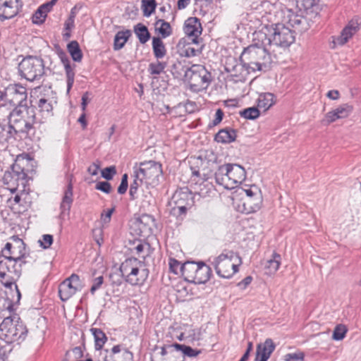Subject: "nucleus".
<instances>
[{
    "instance_id": "nucleus-1",
    "label": "nucleus",
    "mask_w": 361,
    "mask_h": 361,
    "mask_svg": "<svg viewBox=\"0 0 361 361\" xmlns=\"http://www.w3.org/2000/svg\"><path fill=\"white\" fill-rule=\"evenodd\" d=\"M163 171L161 164L154 161L141 163L135 170V179L130 185V195L133 198L137 197L138 192L147 197L150 192H145V188H154L159 183Z\"/></svg>"
},
{
    "instance_id": "nucleus-2",
    "label": "nucleus",
    "mask_w": 361,
    "mask_h": 361,
    "mask_svg": "<svg viewBox=\"0 0 361 361\" xmlns=\"http://www.w3.org/2000/svg\"><path fill=\"white\" fill-rule=\"evenodd\" d=\"M240 61L241 63L235 67V71L240 73L234 75L244 80L249 73L267 68L271 63V56L264 47L252 45L244 49Z\"/></svg>"
},
{
    "instance_id": "nucleus-3",
    "label": "nucleus",
    "mask_w": 361,
    "mask_h": 361,
    "mask_svg": "<svg viewBox=\"0 0 361 361\" xmlns=\"http://www.w3.org/2000/svg\"><path fill=\"white\" fill-rule=\"evenodd\" d=\"M232 201L233 206L240 212H256L259 210L263 202L261 188L256 183H245L234 192Z\"/></svg>"
},
{
    "instance_id": "nucleus-4",
    "label": "nucleus",
    "mask_w": 361,
    "mask_h": 361,
    "mask_svg": "<svg viewBox=\"0 0 361 361\" xmlns=\"http://www.w3.org/2000/svg\"><path fill=\"white\" fill-rule=\"evenodd\" d=\"M257 39L264 45L287 47L295 41L293 32L283 24L265 25L255 33Z\"/></svg>"
},
{
    "instance_id": "nucleus-5",
    "label": "nucleus",
    "mask_w": 361,
    "mask_h": 361,
    "mask_svg": "<svg viewBox=\"0 0 361 361\" xmlns=\"http://www.w3.org/2000/svg\"><path fill=\"white\" fill-rule=\"evenodd\" d=\"M215 182L226 189L236 190L245 184V169L238 164L227 163L219 166L214 173Z\"/></svg>"
},
{
    "instance_id": "nucleus-6",
    "label": "nucleus",
    "mask_w": 361,
    "mask_h": 361,
    "mask_svg": "<svg viewBox=\"0 0 361 361\" xmlns=\"http://www.w3.org/2000/svg\"><path fill=\"white\" fill-rule=\"evenodd\" d=\"M4 183L8 185V189L11 193L7 200L8 207L16 214H23L32 204L28 183L23 185L21 183L16 182Z\"/></svg>"
},
{
    "instance_id": "nucleus-7",
    "label": "nucleus",
    "mask_w": 361,
    "mask_h": 361,
    "mask_svg": "<svg viewBox=\"0 0 361 361\" xmlns=\"http://www.w3.org/2000/svg\"><path fill=\"white\" fill-rule=\"evenodd\" d=\"M213 264L219 276L230 279L238 271L242 260L236 252L224 251L214 258Z\"/></svg>"
},
{
    "instance_id": "nucleus-8",
    "label": "nucleus",
    "mask_w": 361,
    "mask_h": 361,
    "mask_svg": "<svg viewBox=\"0 0 361 361\" xmlns=\"http://www.w3.org/2000/svg\"><path fill=\"white\" fill-rule=\"evenodd\" d=\"M27 329L18 316L6 317L0 324V338L7 343L23 341Z\"/></svg>"
},
{
    "instance_id": "nucleus-9",
    "label": "nucleus",
    "mask_w": 361,
    "mask_h": 361,
    "mask_svg": "<svg viewBox=\"0 0 361 361\" xmlns=\"http://www.w3.org/2000/svg\"><path fill=\"white\" fill-rule=\"evenodd\" d=\"M124 280L132 286H139L144 283L147 277V272L142 262L136 258H128L119 267Z\"/></svg>"
},
{
    "instance_id": "nucleus-10",
    "label": "nucleus",
    "mask_w": 361,
    "mask_h": 361,
    "mask_svg": "<svg viewBox=\"0 0 361 361\" xmlns=\"http://www.w3.org/2000/svg\"><path fill=\"white\" fill-rule=\"evenodd\" d=\"M34 161L27 154H20L17 156L11 171L6 173L4 176V182L21 183V184H27L29 178L27 173L33 169Z\"/></svg>"
},
{
    "instance_id": "nucleus-11",
    "label": "nucleus",
    "mask_w": 361,
    "mask_h": 361,
    "mask_svg": "<svg viewBox=\"0 0 361 361\" xmlns=\"http://www.w3.org/2000/svg\"><path fill=\"white\" fill-rule=\"evenodd\" d=\"M10 124L16 131L30 129L35 121V112L32 106L20 105L16 107L10 115Z\"/></svg>"
},
{
    "instance_id": "nucleus-12",
    "label": "nucleus",
    "mask_w": 361,
    "mask_h": 361,
    "mask_svg": "<svg viewBox=\"0 0 361 361\" xmlns=\"http://www.w3.org/2000/svg\"><path fill=\"white\" fill-rule=\"evenodd\" d=\"M184 269L183 279L195 284L205 283L212 275L211 268L204 262H186Z\"/></svg>"
},
{
    "instance_id": "nucleus-13",
    "label": "nucleus",
    "mask_w": 361,
    "mask_h": 361,
    "mask_svg": "<svg viewBox=\"0 0 361 361\" xmlns=\"http://www.w3.org/2000/svg\"><path fill=\"white\" fill-rule=\"evenodd\" d=\"M20 265L13 259L4 258L0 260V279H5L2 281L6 287H14L16 294V301L18 302L20 298V293L17 286L13 283L16 279L18 278L20 274Z\"/></svg>"
},
{
    "instance_id": "nucleus-14",
    "label": "nucleus",
    "mask_w": 361,
    "mask_h": 361,
    "mask_svg": "<svg viewBox=\"0 0 361 361\" xmlns=\"http://www.w3.org/2000/svg\"><path fill=\"white\" fill-rule=\"evenodd\" d=\"M18 71L22 78L29 81H34L43 75L44 64L41 59L28 56L20 62Z\"/></svg>"
},
{
    "instance_id": "nucleus-15",
    "label": "nucleus",
    "mask_w": 361,
    "mask_h": 361,
    "mask_svg": "<svg viewBox=\"0 0 361 361\" xmlns=\"http://www.w3.org/2000/svg\"><path fill=\"white\" fill-rule=\"evenodd\" d=\"M360 29V24L356 19L350 20L342 29L340 34L331 37L330 45L332 49L346 44Z\"/></svg>"
},
{
    "instance_id": "nucleus-16",
    "label": "nucleus",
    "mask_w": 361,
    "mask_h": 361,
    "mask_svg": "<svg viewBox=\"0 0 361 361\" xmlns=\"http://www.w3.org/2000/svg\"><path fill=\"white\" fill-rule=\"evenodd\" d=\"M153 220L150 216L143 215L131 221L130 233L137 238H146L152 233Z\"/></svg>"
},
{
    "instance_id": "nucleus-17",
    "label": "nucleus",
    "mask_w": 361,
    "mask_h": 361,
    "mask_svg": "<svg viewBox=\"0 0 361 361\" xmlns=\"http://www.w3.org/2000/svg\"><path fill=\"white\" fill-rule=\"evenodd\" d=\"M82 288L80 278L76 274H72L59 286V295L63 301L68 300Z\"/></svg>"
},
{
    "instance_id": "nucleus-18",
    "label": "nucleus",
    "mask_w": 361,
    "mask_h": 361,
    "mask_svg": "<svg viewBox=\"0 0 361 361\" xmlns=\"http://www.w3.org/2000/svg\"><path fill=\"white\" fill-rule=\"evenodd\" d=\"M6 96L8 107L16 105L19 106L26 100L27 91L25 87L20 85L12 84L6 87Z\"/></svg>"
},
{
    "instance_id": "nucleus-19",
    "label": "nucleus",
    "mask_w": 361,
    "mask_h": 361,
    "mask_svg": "<svg viewBox=\"0 0 361 361\" xmlns=\"http://www.w3.org/2000/svg\"><path fill=\"white\" fill-rule=\"evenodd\" d=\"M25 244L21 239L13 238L11 242L6 244L2 252L6 258L18 262L25 255Z\"/></svg>"
},
{
    "instance_id": "nucleus-20",
    "label": "nucleus",
    "mask_w": 361,
    "mask_h": 361,
    "mask_svg": "<svg viewBox=\"0 0 361 361\" xmlns=\"http://www.w3.org/2000/svg\"><path fill=\"white\" fill-rule=\"evenodd\" d=\"M353 111V106L344 103L328 111L324 116L322 122L329 125L338 120L348 118Z\"/></svg>"
},
{
    "instance_id": "nucleus-21",
    "label": "nucleus",
    "mask_w": 361,
    "mask_h": 361,
    "mask_svg": "<svg viewBox=\"0 0 361 361\" xmlns=\"http://www.w3.org/2000/svg\"><path fill=\"white\" fill-rule=\"evenodd\" d=\"M187 75L190 78L191 85L194 87H204L209 82V75L202 66H193Z\"/></svg>"
},
{
    "instance_id": "nucleus-22",
    "label": "nucleus",
    "mask_w": 361,
    "mask_h": 361,
    "mask_svg": "<svg viewBox=\"0 0 361 361\" xmlns=\"http://www.w3.org/2000/svg\"><path fill=\"white\" fill-rule=\"evenodd\" d=\"M103 361H133V354L128 348L121 345H114L106 350Z\"/></svg>"
},
{
    "instance_id": "nucleus-23",
    "label": "nucleus",
    "mask_w": 361,
    "mask_h": 361,
    "mask_svg": "<svg viewBox=\"0 0 361 361\" xmlns=\"http://www.w3.org/2000/svg\"><path fill=\"white\" fill-rule=\"evenodd\" d=\"M190 195L186 192L176 191L173 195L169 202L171 212L173 214H184L186 211L187 205L189 203Z\"/></svg>"
},
{
    "instance_id": "nucleus-24",
    "label": "nucleus",
    "mask_w": 361,
    "mask_h": 361,
    "mask_svg": "<svg viewBox=\"0 0 361 361\" xmlns=\"http://www.w3.org/2000/svg\"><path fill=\"white\" fill-rule=\"evenodd\" d=\"M180 333L177 336L181 341L186 340L190 343L200 341L203 336V332L201 329L195 328L190 325L183 324L180 326Z\"/></svg>"
},
{
    "instance_id": "nucleus-25",
    "label": "nucleus",
    "mask_w": 361,
    "mask_h": 361,
    "mask_svg": "<svg viewBox=\"0 0 361 361\" xmlns=\"http://www.w3.org/2000/svg\"><path fill=\"white\" fill-rule=\"evenodd\" d=\"M276 345L271 338H267L257 345L255 361H267L274 351Z\"/></svg>"
},
{
    "instance_id": "nucleus-26",
    "label": "nucleus",
    "mask_w": 361,
    "mask_h": 361,
    "mask_svg": "<svg viewBox=\"0 0 361 361\" xmlns=\"http://www.w3.org/2000/svg\"><path fill=\"white\" fill-rule=\"evenodd\" d=\"M18 0H0V18H11L18 14Z\"/></svg>"
},
{
    "instance_id": "nucleus-27",
    "label": "nucleus",
    "mask_w": 361,
    "mask_h": 361,
    "mask_svg": "<svg viewBox=\"0 0 361 361\" xmlns=\"http://www.w3.org/2000/svg\"><path fill=\"white\" fill-rule=\"evenodd\" d=\"M58 0H51L42 4L32 16V22L35 25H42L46 20L47 14L52 10Z\"/></svg>"
},
{
    "instance_id": "nucleus-28",
    "label": "nucleus",
    "mask_w": 361,
    "mask_h": 361,
    "mask_svg": "<svg viewBox=\"0 0 361 361\" xmlns=\"http://www.w3.org/2000/svg\"><path fill=\"white\" fill-rule=\"evenodd\" d=\"M159 350V361H184L180 356L178 350L175 348V344L164 345Z\"/></svg>"
},
{
    "instance_id": "nucleus-29",
    "label": "nucleus",
    "mask_w": 361,
    "mask_h": 361,
    "mask_svg": "<svg viewBox=\"0 0 361 361\" xmlns=\"http://www.w3.org/2000/svg\"><path fill=\"white\" fill-rule=\"evenodd\" d=\"M276 102V96L270 92L260 93L256 100L257 106L264 113L272 107Z\"/></svg>"
},
{
    "instance_id": "nucleus-30",
    "label": "nucleus",
    "mask_w": 361,
    "mask_h": 361,
    "mask_svg": "<svg viewBox=\"0 0 361 361\" xmlns=\"http://www.w3.org/2000/svg\"><path fill=\"white\" fill-rule=\"evenodd\" d=\"M201 166L197 171H193V175L200 177L204 180H207L212 177L213 171L215 169L216 164L214 161H209L200 159Z\"/></svg>"
},
{
    "instance_id": "nucleus-31",
    "label": "nucleus",
    "mask_w": 361,
    "mask_h": 361,
    "mask_svg": "<svg viewBox=\"0 0 361 361\" xmlns=\"http://www.w3.org/2000/svg\"><path fill=\"white\" fill-rule=\"evenodd\" d=\"M202 31L200 20L196 17L188 18L184 25V32L188 36L198 37Z\"/></svg>"
},
{
    "instance_id": "nucleus-32",
    "label": "nucleus",
    "mask_w": 361,
    "mask_h": 361,
    "mask_svg": "<svg viewBox=\"0 0 361 361\" xmlns=\"http://www.w3.org/2000/svg\"><path fill=\"white\" fill-rule=\"evenodd\" d=\"M281 262V256L274 252L270 259H267L264 264L266 274L269 275L274 274L279 269Z\"/></svg>"
},
{
    "instance_id": "nucleus-33",
    "label": "nucleus",
    "mask_w": 361,
    "mask_h": 361,
    "mask_svg": "<svg viewBox=\"0 0 361 361\" xmlns=\"http://www.w3.org/2000/svg\"><path fill=\"white\" fill-rule=\"evenodd\" d=\"M154 30L162 38L169 37L172 33L170 24L162 19L157 20L154 23Z\"/></svg>"
},
{
    "instance_id": "nucleus-34",
    "label": "nucleus",
    "mask_w": 361,
    "mask_h": 361,
    "mask_svg": "<svg viewBox=\"0 0 361 361\" xmlns=\"http://www.w3.org/2000/svg\"><path fill=\"white\" fill-rule=\"evenodd\" d=\"M236 138L235 132L233 130L224 129L219 130L215 135V140L219 143H231Z\"/></svg>"
},
{
    "instance_id": "nucleus-35",
    "label": "nucleus",
    "mask_w": 361,
    "mask_h": 361,
    "mask_svg": "<svg viewBox=\"0 0 361 361\" xmlns=\"http://www.w3.org/2000/svg\"><path fill=\"white\" fill-rule=\"evenodd\" d=\"M131 33L128 30L118 32L114 37V49L119 50L122 49L130 37Z\"/></svg>"
},
{
    "instance_id": "nucleus-36",
    "label": "nucleus",
    "mask_w": 361,
    "mask_h": 361,
    "mask_svg": "<svg viewBox=\"0 0 361 361\" xmlns=\"http://www.w3.org/2000/svg\"><path fill=\"white\" fill-rule=\"evenodd\" d=\"M61 59L66 73L67 92L68 93L73 86L75 74L70 66L68 59L64 54L61 57Z\"/></svg>"
},
{
    "instance_id": "nucleus-37",
    "label": "nucleus",
    "mask_w": 361,
    "mask_h": 361,
    "mask_svg": "<svg viewBox=\"0 0 361 361\" xmlns=\"http://www.w3.org/2000/svg\"><path fill=\"white\" fill-rule=\"evenodd\" d=\"M176 298L178 301H185L187 298L191 295V291L188 289L186 285L183 282H179L174 286Z\"/></svg>"
},
{
    "instance_id": "nucleus-38",
    "label": "nucleus",
    "mask_w": 361,
    "mask_h": 361,
    "mask_svg": "<svg viewBox=\"0 0 361 361\" xmlns=\"http://www.w3.org/2000/svg\"><path fill=\"white\" fill-rule=\"evenodd\" d=\"M90 331L94 337L96 350H101L107 341L104 333L99 329L92 328Z\"/></svg>"
},
{
    "instance_id": "nucleus-39",
    "label": "nucleus",
    "mask_w": 361,
    "mask_h": 361,
    "mask_svg": "<svg viewBox=\"0 0 361 361\" xmlns=\"http://www.w3.org/2000/svg\"><path fill=\"white\" fill-rule=\"evenodd\" d=\"M67 49L71 56L72 59L75 62H80L82 58V54L78 42L71 41L67 45Z\"/></svg>"
},
{
    "instance_id": "nucleus-40",
    "label": "nucleus",
    "mask_w": 361,
    "mask_h": 361,
    "mask_svg": "<svg viewBox=\"0 0 361 361\" xmlns=\"http://www.w3.org/2000/svg\"><path fill=\"white\" fill-rule=\"evenodd\" d=\"M152 49L157 58H163L166 54V50L164 42L159 37H154L152 39Z\"/></svg>"
},
{
    "instance_id": "nucleus-41",
    "label": "nucleus",
    "mask_w": 361,
    "mask_h": 361,
    "mask_svg": "<svg viewBox=\"0 0 361 361\" xmlns=\"http://www.w3.org/2000/svg\"><path fill=\"white\" fill-rule=\"evenodd\" d=\"M348 329L346 325L343 324H337L332 332V339L335 341H343L348 333Z\"/></svg>"
},
{
    "instance_id": "nucleus-42",
    "label": "nucleus",
    "mask_w": 361,
    "mask_h": 361,
    "mask_svg": "<svg viewBox=\"0 0 361 361\" xmlns=\"http://www.w3.org/2000/svg\"><path fill=\"white\" fill-rule=\"evenodd\" d=\"M39 113L43 117H49L52 115L53 105L46 99H40L38 102Z\"/></svg>"
},
{
    "instance_id": "nucleus-43",
    "label": "nucleus",
    "mask_w": 361,
    "mask_h": 361,
    "mask_svg": "<svg viewBox=\"0 0 361 361\" xmlns=\"http://www.w3.org/2000/svg\"><path fill=\"white\" fill-rule=\"evenodd\" d=\"M185 263H181L174 258H170L169 260V267L170 272L176 275H181L183 277L185 273Z\"/></svg>"
},
{
    "instance_id": "nucleus-44",
    "label": "nucleus",
    "mask_w": 361,
    "mask_h": 361,
    "mask_svg": "<svg viewBox=\"0 0 361 361\" xmlns=\"http://www.w3.org/2000/svg\"><path fill=\"white\" fill-rule=\"evenodd\" d=\"M134 31L142 44H145L149 40L150 35L145 25L140 23L137 24L135 26Z\"/></svg>"
},
{
    "instance_id": "nucleus-45",
    "label": "nucleus",
    "mask_w": 361,
    "mask_h": 361,
    "mask_svg": "<svg viewBox=\"0 0 361 361\" xmlns=\"http://www.w3.org/2000/svg\"><path fill=\"white\" fill-rule=\"evenodd\" d=\"M75 12L71 11L69 17L64 23V32L63 36L65 39H68L71 36V31L75 25Z\"/></svg>"
},
{
    "instance_id": "nucleus-46",
    "label": "nucleus",
    "mask_w": 361,
    "mask_h": 361,
    "mask_svg": "<svg viewBox=\"0 0 361 361\" xmlns=\"http://www.w3.org/2000/svg\"><path fill=\"white\" fill-rule=\"evenodd\" d=\"M175 348L178 350L181 351L183 354L189 357H195L201 353L200 350H196L192 348L190 346L175 343Z\"/></svg>"
},
{
    "instance_id": "nucleus-47",
    "label": "nucleus",
    "mask_w": 361,
    "mask_h": 361,
    "mask_svg": "<svg viewBox=\"0 0 361 361\" xmlns=\"http://www.w3.org/2000/svg\"><path fill=\"white\" fill-rule=\"evenodd\" d=\"M240 115L247 120H255L260 116V109L257 107H249L240 112Z\"/></svg>"
},
{
    "instance_id": "nucleus-48",
    "label": "nucleus",
    "mask_w": 361,
    "mask_h": 361,
    "mask_svg": "<svg viewBox=\"0 0 361 361\" xmlns=\"http://www.w3.org/2000/svg\"><path fill=\"white\" fill-rule=\"evenodd\" d=\"M73 202V192L71 185H68V190L65 192L61 207V209L68 212L70 210Z\"/></svg>"
},
{
    "instance_id": "nucleus-49",
    "label": "nucleus",
    "mask_w": 361,
    "mask_h": 361,
    "mask_svg": "<svg viewBox=\"0 0 361 361\" xmlns=\"http://www.w3.org/2000/svg\"><path fill=\"white\" fill-rule=\"evenodd\" d=\"M115 211L114 207L103 210L100 215V221L102 226L105 227L109 225L111 221V216Z\"/></svg>"
},
{
    "instance_id": "nucleus-50",
    "label": "nucleus",
    "mask_w": 361,
    "mask_h": 361,
    "mask_svg": "<svg viewBox=\"0 0 361 361\" xmlns=\"http://www.w3.org/2000/svg\"><path fill=\"white\" fill-rule=\"evenodd\" d=\"M283 361H304L305 353L300 350L288 353L283 355Z\"/></svg>"
},
{
    "instance_id": "nucleus-51",
    "label": "nucleus",
    "mask_w": 361,
    "mask_h": 361,
    "mask_svg": "<svg viewBox=\"0 0 361 361\" xmlns=\"http://www.w3.org/2000/svg\"><path fill=\"white\" fill-rule=\"evenodd\" d=\"M178 47L181 56L190 57L195 54V50L189 44L180 42Z\"/></svg>"
},
{
    "instance_id": "nucleus-52",
    "label": "nucleus",
    "mask_w": 361,
    "mask_h": 361,
    "mask_svg": "<svg viewBox=\"0 0 361 361\" xmlns=\"http://www.w3.org/2000/svg\"><path fill=\"white\" fill-rule=\"evenodd\" d=\"M156 2L155 0H143L142 1V11L144 16L149 17L155 10Z\"/></svg>"
},
{
    "instance_id": "nucleus-53",
    "label": "nucleus",
    "mask_w": 361,
    "mask_h": 361,
    "mask_svg": "<svg viewBox=\"0 0 361 361\" xmlns=\"http://www.w3.org/2000/svg\"><path fill=\"white\" fill-rule=\"evenodd\" d=\"M149 246L146 243L139 241L137 245L132 248V250H135V253L140 257H145V255L147 254Z\"/></svg>"
},
{
    "instance_id": "nucleus-54",
    "label": "nucleus",
    "mask_w": 361,
    "mask_h": 361,
    "mask_svg": "<svg viewBox=\"0 0 361 361\" xmlns=\"http://www.w3.org/2000/svg\"><path fill=\"white\" fill-rule=\"evenodd\" d=\"M38 243L43 249H48L53 243V236L49 234H44L38 240Z\"/></svg>"
},
{
    "instance_id": "nucleus-55",
    "label": "nucleus",
    "mask_w": 361,
    "mask_h": 361,
    "mask_svg": "<svg viewBox=\"0 0 361 361\" xmlns=\"http://www.w3.org/2000/svg\"><path fill=\"white\" fill-rule=\"evenodd\" d=\"M164 68L165 66L164 63L161 62H157L149 65V71L152 75H159L164 71Z\"/></svg>"
},
{
    "instance_id": "nucleus-56",
    "label": "nucleus",
    "mask_w": 361,
    "mask_h": 361,
    "mask_svg": "<svg viewBox=\"0 0 361 361\" xmlns=\"http://www.w3.org/2000/svg\"><path fill=\"white\" fill-rule=\"evenodd\" d=\"M102 176L106 179L110 180L113 176L116 173V169L114 166L107 167L103 169L101 172Z\"/></svg>"
},
{
    "instance_id": "nucleus-57",
    "label": "nucleus",
    "mask_w": 361,
    "mask_h": 361,
    "mask_svg": "<svg viewBox=\"0 0 361 361\" xmlns=\"http://www.w3.org/2000/svg\"><path fill=\"white\" fill-rule=\"evenodd\" d=\"M127 188H128V175L126 173H125L122 176L121 184L118 188V192L120 194H123L126 192Z\"/></svg>"
},
{
    "instance_id": "nucleus-58",
    "label": "nucleus",
    "mask_w": 361,
    "mask_h": 361,
    "mask_svg": "<svg viewBox=\"0 0 361 361\" xmlns=\"http://www.w3.org/2000/svg\"><path fill=\"white\" fill-rule=\"evenodd\" d=\"M96 189L109 193L111 191V185L108 182H100L96 185Z\"/></svg>"
},
{
    "instance_id": "nucleus-59",
    "label": "nucleus",
    "mask_w": 361,
    "mask_h": 361,
    "mask_svg": "<svg viewBox=\"0 0 361 361\" xmlns=\"http://www.w3.org/2000/svg\"><path fill=\"white\" fill-rule=\"evenodd\" d=\"M252 281V278L251 276H247L238 283V287L240 290H245L251 283Z\"/></svg>"
},
{
    "instance_id": "nucleus-60",
    "label": "nucleus",
    "mask_w": 361,
    "mask_h": 361,
    "mask_svg": "<svg viewBox=\"0 0 361 361\" xmlns=\"http://www.w3.org/2000/svg\"><path fill=\"white\" fill-rule=\"evenodd\" d=\"M341 94L337 90H331L327 92L326 97L333 101H337L340 99Z\"/></svg>"
},
{
    "instance_id": "nucleus-61",
    "label": "nucleus",
    "mask_w": 361,
    "mask_h": 361,
    "mask_svg": "<svg viewBox=\"0 0 361 361\" xmlns=\"http://www.w3.org/2000/svg\"><path fill=\"white\" fill-rule=\"evenodd\" d=\"M103 283V277L98 276L94 279L92 286L91 287L90 291L92 293H94V291L98 289L101 285Z\"/></svg>"
},
{
    "instance_id": "nucleus-62",
    "label": "nucleus",
    "mask_w": 361,
    "mask_h": 361,
    "mask_svg": "<svg viewBox=\"0 0 361 361\" xmlns=\"http://www.w3.org/2000/svg\"><path fill=\"white\" fill-rule=\"evenodd\" d=\"M90 93L88 92H86L83 94V95L82 97L81 107H82V110L83 111V112L85 111L87 106L88 103L90 102Z\"/></svg>"
},
{
    "instance_id": "nucleus-63",
    "label": "nucleus",
    "mask_w": 361,
    "mask_h": 361,
    "mask_svg": "<svg viewBox=\"0 0 361 361\" xmlns=\"http://www.w3.org/2000/svg\"><path fill=\"white\" fill-rule=\"evenodd\" d=\"M8 137V131L2 126H0V143L6 142Z\"/></svg>"
},
{
    "instance_id": "nucleus-64",
    "label": "nucleus",
    "mask_w": 361,
    "mask_h": 361,
    "mask_svg": "<svg viewBox=\"0 0 361 361\" xmlns=\"http://www.w3.org/2000/svg\"><path fill=\"white\" fill-rule=\"evenodd\" d=\"M99 169V165L97 163L92 164L88 168V172L92 176H96L98 174V171Z\"/></svg>"
}]
</instances>
